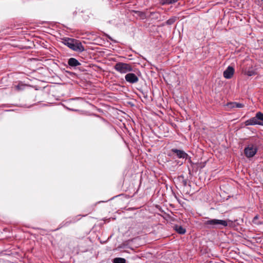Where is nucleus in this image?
<instances>
[{
    "label": "nucleus",
    "instance_id": "5",
    "mask_svg": "<svg viewBox=\"0 0 263 263\" xmlns=\"http://www.w3.org/2000/svg\"><path fill=\"white\" fill-rule=\"evenodd\" d=\"M257 150L258 149L256 145L251 144L245 148L244 153L247 158H251L256 154Z\"/></svg>",
    "mask_w": 263,
    "mask_h": 263
},
{
    "label": "nucleus",
    "instance_id": "3",
    "mask_svg": "<svg viewBox=\"0 0 263 263\" xmlns=\"http://www.w3.org/2000/svg\"><path fill=\"white\" fill-rule=\"evenodd\" d=\"M246 126L259 125L263 126V113L257 112L255 116L245 122Z\"/></svg>",
    "mask_w": 263,
    "mask_h": 263
},
{
    "label": "nucleus",
    "instance_id": "7",
    "mask_svg": "<svg viewBox=\"0 0 263 263\" xmlns=\"http://www.w3.org/2000/svg\"><path fill=\"white\" fill-rule=\"evenodd\" d=\"M234 69L233 67L229 66L223 72V77L226 79H231L234 73Z\"/></svg>",
    "mask_w": 263,
    "mask_h": 263
},
{
    "label": "nucleus",
    "instance_id": "20",
    "mask_svg": "<svg viewBox=\"0 0 263 263\" xmlns=\"http://www.w3.org/2000/svg\"><path fill=\"white\" fill-rule=\"evenodd\" d=\"M71 222L67 221L65 222L64 226H67L68 223H70Z\"/></svg>",
    "mask_w": 263,
    "mask_h": 263
},
{
    "label": "nucleus",
    "instance_id": "14",
    "mask_svg": "<svg viewBox=\"0 0 263 263\" xmlns=\"http://www.w3.org/2000/svg\"><path fill=\"white\" fill-rule=\"evenodd\" d=\"M177 17L173 16L171 18H169L166 22V24L167 25H171L174 24L175 21L177 20Z\"/></svg>",
    "mask_w": 263,
    "mask_h": 263
},
{
    "label": "nucleus",
    "instance_id": "9",
    "mask_svg": "<svg viewBox=\"0 0 263 263\" xmlns=\"http://www.w3.org/2000/svg\"><path fill=\"white\" fill-rule=\"evenodd\" d=\"M227 106L230 109L234 108H242L244 107V104L237 102H230L227 103Z\"/></svg>",
    "mask_w": 263,
    "mask_h": 263
},
{
    "label": "nucleus",
    "instance_id": "17",
    "mask_svg": "<svg viewBox=\"0 0 263 263\" xmlns=\"http://www.w3.org/2000/svg\"><path fill=\"white\" fill-rule=\"evenodd\" d=\"M259 216L256 215L253 219L252 222L255 224L259 225L261 224V222L258 220Z\"/></svg>",
    "mask_w": 263,
    "mask_h": 263
},
{
    "label": "nucleus",
    "instance_id": "10",
    "mask_svg": "<svg viewBox=\"0 0 263 263\" xmlns=\"http://www.w3.org/2000/svg\"><path fill=\"white\" fill-rule=\"evenodd\" d=\"M68 64L71 67H76L81 65L80 63L73 58H71L68 60Z\"/></svg>",
    "mask_w": 263,
    "mask_h": 263
},
{
    "label": "nucleus",
    "instance_id": "15",
    "mask_svg": "<svg viewBox=\"0 0 263 263\" xmlns=\"http://www.w3.org/2000/svg\"><path fill=\"white\" fill-rule=\"evenodd\" d=\"M134 12L142 19L146 18V14L144 12L139 11H134Z\"/></svg>",
    "mask_w": 263,
    "mask_h": 263
},
{
    "label": "nucleus",
    "instance_id": "6",
    "mask_svg": "<svg viewBox=\"0 0 263 263\" xmlns=\"http://www.w3.org/2000/svg\"><path fill=\"white\" fill-rule=\"evenodd\" d=\"M125 80L130 83H136L139 81V78L137 75L133 73H128L125 76Z\"/></svg>",
    "mask_w": 263,
    "mask_h": 263
},
{
    "label": "nucleus",
    "instance_id": "13",
    "mask_svg": "<svg viewBox=\"0 0 263 263\" xmlns=\"http://www.w3.org/2000/svg\"><path fill=\"white\" fill-rule=\"evenodd\" d=\"M178 179H179V181L181 182L182 185L183 186H186L187 185V180L184 178V177L183 176H180L178 177Z\"/></svg>",
    "mask_w": 263,
    "mask_h": 263
},
{
    "label": "nucleus",
    "instance_id": "11",
    "mask_svg": "<svg viewBox=\"0 0 263 263\" xmlns=\"http://www.w3.org/2000/svg\"><path fill=\"white\" fill-rule=\"evenodd\" d=\"M174 229L180 234H184L186 232V230L180 226L176 225L174 226Z\"/></svg>",
    "mask_w": 263,
    "mask_h": 263
},
{
    "label": "nucleus",
    "instance_id": "2",
    "mask_svg": "<svg viewBox=\"0 0 263 263\" xmlns=\"http://www.w3.org/2000/svg\"><path fill=\"white\" fill-rule=\"evenodd\" d=\"M203 224L208 228L210 229L221 228V226L227 227L228 226V222L226 220L216 219H210L205 220Z\"/></svg>",
    "mask_w": 263,
    "mask_h": 263
},
{
    "label": "nucleus",
    "instance_id": "4",
    "mask_svg": "<svg viewBox=\"0 0 263 263\" xmlns=\"http://www.w3.org/2000/svg\"><path fill=\"white\" fill-rule=\"evenodd\" d=\"M114 68L117 71L122 73H125L133 71L132 65L125 63L118 62L116 64Z\"/></svg>",
    "mask_w": 263,
    "mask_h": 263
},
{
    "label": "nucleus",
    "instance_id": "19",
    "mask_svg": "<svg viewBox=\"0 0 263 263\" xmlns=\"http://www.w3.org/2000/svg\"><path fill=\"white\" fill-rule=\"evenodd\" d=\"M246 74H247V76H253L255 74V72L253 70H251V71H247V72H245Z\"/></svg>",
    "mask_w": 263,
    "mask_h": 263
},
{
    "label": "nucleus",
    "instance_id": "8",
    "mask_svg": "<svg viewBox=\"0 0 263 263\" xmlns=\"http://www.w3.org/2000/svg\"><path fill=\"white\" fill-rule=\"evenodd\" d=\"M171 152L176 154L178 158L187 159V157L189 156L188 155L182 150L173 148L171 149Z\"/></svg>",
    "mask_w": 263,
    "mask_h": 263
},
{
    "label": "nucleus",
    "instance_id": "18",
    "mask_svg": "<svg viewBox=\"0 0 263 263\" xmlns=\"http://www.w3.org/2000/svg\"><path fill=\"white\" fill-rule=\"evenodd\" d=\"M178 0H161V2L163 4H170L176 3Z\"/></svg>",
    "mask_w": 263,
    "mask_h": 263
},
{
    "label": "nucleus",
    "instance_id": "16",
    "mask_svg": "<svg viewBox=\"0 0 263 263\" xmlns=\"http://www.w3.org/2000/svg\"><path fill=\"white\" fill-rule=\"evenodd\" d=\"M25 86V85L22 83H19L18 85L15 86V88L16 90L20 91L23 90Z\"/></svg>",
    "mask_w": 263,
    "mask_h": 263
},
{
    "label": "nucleus",
    "instance_id": "12",
    "mask_svg": "<svg viewBox=\"0 0 263 263\" xmlns=\"http://www.w3.org/2000/svg\"><path fill=\"white\" fill-rule=\"evenodd\" d=\"M126 259L123 258L116 257L113 259V263H126Z\"/></svg>",
    "mask_w": 263,
    "mask_h": 263
},
{
    "label": "nucleus",
    "instance_id": "1",
    "mask_svg": "<svg viewBox=\"0 0 263 263\" xmlns=\"http://www.w3.org/2000/svg\"><path fill=\"white\" fill-rule=\"evenodd\" d=\"M63 43L75 51L81 52L85 50L84 47L79 40L71 38H65L63 39Z\"/></svg>",
    "mask_w": 263,
    "mask_h": 263
}]
</instances>
